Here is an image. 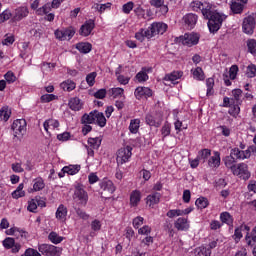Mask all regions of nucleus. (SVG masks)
Returning a JSON list of instances; mask_svg holds the SVG:
<instances>
[{"mask_svg":"<svg viewBox=\"0 0 256 256\" xmlns=\"http://www.w3.org/2000/svg\"><path fill=\"white\" fill-rule=\"evenodd\" d=\"M197 19H199L198 16L193 13H188L183 17V21L189 29H193L197 25Z\"/></svg>","mask_w":256,"mask_h":256,"instance_id":"nucleus-21","label":"nucleus"},{"mask_svg":"<svg viewBox=\"0 0 256 256\" xmlns=\"http://www.w3.org/2000/svg\"><path fill=\"white\" fill-rule=\"evenodd\" d=\"M48 239L54 245H59V243H61L63 241V236H59V234H57V232L52 231L49 233Z\"/></svg>","mask_w":256,"mask_h":256,"instance_id":"nucleus-49","label":"nucleus"},{"mask_svg":"<svg viewBox=\"0 0 256 256\" xmlns=\"http://www.w3.org/2000/svg\"><path fill=\"white\" fill-rule=\"evenodd\" d=\"M38 251L45 256H59V250L51 244H41L38 246Z\"/></svg>","mask_w":256,"mask_h":256,"instance_id":"nucleus-14","label":"nucleus"},{"mask_svg":"<svg viewBox=\"0 0 256 256\" xmlns=\"http://www.w3.org/2000/svg\"><path fill=\"white\" fill-rule=\"evenodd\" d=\"M230 9L234 15H241L243 9H245V5L241 3V0H231Z\"/></svg>","mask_w":256,"mask_h":256,"instance_id":"nucleus-23","label":"nucleus"},{"mask_svg":"<svg viewBox=\"0 0 256 256\" xmlns=\"http://www.w3.org/2000/svg\"><path fill=\"white\" fill-rule=\"evenodd\" d=\"M95 99H105L107 97V89L102 88L94 93Z\"/></svg>","mask_w":256,"mask_h":256,"instance_id":"nucleus-63","label":"nucleus"},{"mask_svg":"<svg viewBox=\"0 0 256 256\" xmlns=\"http://www.w3.org/2000/svg\"><path fill=\"white\" fill-rule=\"evenodd\" d=\"M3 246L5 249H13V247H15V239L11 237L4 239Z\"/></svg>","mask_w":256,"mask_h":256,"instance_id":"nucleus-60","label":"nucleus"},{"mask_svg":"<svg viewBox=\"0 0 256 256\" xmlns=\"http://www.w3.org/2000/svg\"><path fill=\"white\" fill-rule=\"evenodd\" d=\"M160 133L162 135V141H165V138L171 135V123L165 122L160 130Z\"/></svg>","mask_w":256,"mask_h":256,"instance_id":"nucleus-48","label":"nucleus"},{"mask_svg":"<svg viewBox=\"0 0 256 256\" xmlns=\"http://www.w3.org/2000/svg\"><path fill=\"white\" fill-rule=\"evenodd\" d=\"M11 129L14 131V137H17V135H24L25 131H27V121L25 119H16L14 120Z\"/></svg>","mask_w":256,"mask_h":256,"instance_id":"nucleus-12","label":"nucleus"},{"mask_svg":"<svg viewBox=\"0 0 256 256\" xmlns=\"http://www.w3.org/2000/svg\"><path fill=\"white\" fill-rule=\"evenodd\" d=\"M95 29V21L90 19L87 20L80 28V35L82 37H89L92 31Z\"/></svg>","mask_w":256,"mask_h":256,"instance_id":"nucleus-15","label":"nucleus"},{"mask_svg":"<svg viewBox=\"0 0 256 256\" xmlns=\"http://www.w3.org/2000/svg\"><path fill=\"white\" fill-rule=\"evenodd\" d=\"M183 77V71H173L172 73L170 74H167L165 77H164V80L165 81H171V83H177L175 81H177L178 79H181Z\"/></svg>","mask_w":256,"mask_h":256,"instance_id":"nucleus-33","label":"nucleus"},{"mask_svg":"<svg viewBox=\"0 0 256 256\" xmlns=\"http://www.w3.org/2000/svg\"><path fill=\"white\" fill-rule=\"evenodd\" d=\"M56 99H59V96L55 94H44L40 97L41 103H51V101H56Z\"/></svg>","mask_w":256,"mask_h":256,"instance_id":"nucleus-51","label":"nucleus"},{"mask_svg":"<svg viewBox=\"0 0 256 256\" xmlns=\"http://www.w3.org/2000/svg\"><path fill=\"white\" fill-rule=\"evenodd\" d=\"M94 123L98 125V127H105V125H107V118H105V114L95 110Z\"/></svg>","mask_w":256,"mask_h":256,"instance_id":"nucleus-28","label":"nucleus"},{"mask_svg":"<svg viewBox=\"0 0 256 256\" xmlns=\"http://www.w3.org/2000/svg\"><path fill=\"white\" fill-rule=\"evenodd\" d=\"M161 201V193L154 192L146 197V204L149 205V207H155V205H159Z\"/></svg>","mask_w":256,"mask_h":256,"instance_id":"nucleus-20","label":"nucleus"},{"mask_svg":"<svg viewBox=\"0 0 256 256\" xmlns=\"http://www.w3.org/2000/svg\"><path fill=\"white\" fill-rule=\"evenodd\" d=\"M256 27V13H252L243 19L242 31L246 35H253Z\"/></svg>","mask_w":256,"mask_h":256,"instance_id":"nucleus-4","label":"nucleus"},{"mask_svg":"<svg viewBox=\"0 0 256 256\" xmlns=\"http://www.w3.org/2000/svg\"><path fill=\"white\" fill-rule=\"evenodd\" d=\"M68 106L71 111H81L83 109V104H81V99L78 97L70 98Z\"/></svg>","mask_w":256,"mask_h":256,"instance_id":"nucleus-29","label":"nucleus"},{"mask_svg":"<svg viewBox=\"0 0 256 256\" xmlns=\"http://www.w3.org/2000/svg\"><path fill=\"white\" fill-rule=\"evenodd\" d=\"M149 73H153L152 67H142L141 71L135 76L136 81H138V83H145L146 81H149Z\"/></svg>","mask_w":256,"mask_h":256,"instance_id":"nucleus-16","label":"nucleus"},{"mask_svg":"<svg viewBox=\"0 0 256 256\" xmlns=\"http://www.w3.org/2000/svg\"><path fill=\"white\" fill-rule=\"evenodd\" d=\"M99 187L101 189L100 195L104 199H109L113 195V193H115L116 190L113 181L107 178H104L99 182Z\"/></svg>","mask_w":256,"mask_h":256,"instance_id":"nucleus-3","label":"nucleus"},{"mask_svg":"<svg viewBox=\"0 0 256 256\" xmlns=\"http://www.w3.org/2000/svg\"><path fill=\"white\" fill-rule=\"evenodd\" d=\"M108 95L110 97H113V99H125V89L121 88V87H117V88H110L108 90Z\"/></svg>","mask_w":256,"mask_h":256,"instance_id":"nucleus-27","label":"nucleus"},{"mask_svg":"<svg viewBox=\"0 0 256 256\" xmlns=\"http://www.w3.org/2000/svg\"><path fill=\"white\" fill-rule=\"evenodd\" d=\"M194 254L196 256H211V249L202 245L194 249Z\"/></svg>","mask_w":256,"mask_h":256,"instance_id":"nucleus-44","label":"nucleus"},{"mask_svg":"<svg viewBox=\"0 0 256 256\" xmlns=\"http://www.w3.org/2000/svg\"><path fill=\"white\" fill-rule=\"evenodd\" d=\"M29 15V9L25 6L19 7L15 9L13 19L14 21H21L25 19Z\"/></svg>","mask_w":256,"mask_h":256,"instance_id":"nucleus-22","label":"nucleus"},{"mask_svg":"<svg viewBox=\"0 0 256 256\" xmlns=\"http://www.w3.org/2000/svg\"><path fill=\"white\" fill-rule=\"evenodd\" d=\"M220 221L222 222V224L225 223L230 227L233 226V216H231V213L229 212H222L220 214Z\"/></svg>","mask_w":256,"mask_h":256,"instance_id":"nucleus-43","label":"nucleus"},{"mask_svg":"<svg viewBox=\"0 0 256 256\" xmlns=\"http://www.w3.org/2000/svg\"><path fill=\"white\" fill-rule=\"evenodd\" d=\"M45 189V180L41 177H37L33 180V188L32 191L37 193V191H43Z\"/></svg>","mask_w":256,"mask_h":256,"instance_id":"nucleus-35","label":"nucleus"},{"mask_svg":"<svg viewBox=\"0 0 256 256\" xmlns=\"http://www.w3.org/2000/svg\"><path fill=\"white\" fill-rule=\"evenodd\" d=\"M243 90L237 88L232 90V97L230 98V103H236L238 105H243Z\"/></svg>","mask_w":256,"mask_h":256,"instance_id":"nucleus-24","label":"nucleus"},{"mask_svg":"<svg viewBox=\"0 0 256 256\" xmlns=\"http://www.w3.org/2000/svg\"><path fill=\"white\" fill-rule=\"evenodd\" d=\"M206 96L207 97H212V95H215V79L213 78H207L206 79Z\"/></svg>","mask_w":256,"mask_h":256,"instance_id":"nucleus-38","label":"nucleus"},{"mask_svg":"<svg viewBox=\"0 0 256 256\" xmlns=\"http://www.w3.org/2000/svg\"><path fill=\"white\" fill-rule=\"evenodd\" d=\"M230 155L235 158L236 161H242L243 160V150H240L239 148H233L230 150Z\"/></svg>","mask_w":256,"mask_h":256,"instance_id":"nucleus-50","label":"nucleus"},{"mask_svg":"<svg viewBox=\"0 0 256 256\" xmlns=\"http://www.w3.org/2000/svg\"><path fill=\"white\" fill-rule=\"evenodd\" d=\"M133 7H134L133 2H127L126 4H124V5L122 6V11H123V13H125L126 15H129V13H131V11H133Z\"/></svg>","mask_w":256,"mask_h":256,"instance_id":"nucleus-64","label":"nucleus"},{"mask_svg":"<svg viewBox=\"0 0 256 256\" xmlns=\"http://www.w3.org/2000/svg\"><path fill=\"white\" fill-rule=\"evenodd\" d=\"M0 119L4 123H7L11 119V109H9V106H3L0 109Z\"/></svg>","mask_w":256,"mask_h":256,"instance_id":"nucleus-40","label":"nucleus"},{"mask_svg":"<svg viewBox=\"0 0 256 256\" xmlns=\"http://www.w3.org/2000/svg\"><path fill=\"white\" fill-rule=\"evenodd\" d=\"M81 123L89 125L95 124V110L91 111L89 114L85 113L81 118Z\"/></svg>","mask_w":256,"mask_h":256,"instance_id":"nucleus-39","label":"nucleus"},{"mask_svg":"<svg viewBox=\"0 0 256 256\" xmlns=\"http://www.w3.org/2000/svg\"><path fill=\"white\" fill-rule=\"evenodd\" d=\"M4 78L6 80V82H8L9 84L11 83H15V81H17V76H15V73L8 71L5 75Z\"/></svg>","mask_w":256,"mask_h":256,"instance_id":"nucleus-61","label":"nucleus"},{"mask_svg":"<svg viewBox=\"0 0 256 256\" xmlns=\"http://www.w3.org/2000/svg\"><path fill=\"white\" fill-rule=\"evenodd\" d=\"M204 19H208V29L210 33H217L223 25V21H225V15L217 11H213L212 9L208 10V15H204Z\"/></svg>","mask_w":256,"mask_h":256,"instance_id":"nucleus-1","label":"nucleus"},{"mask_svg":"<svg viewBox=\"0 0 256 256\" xmlns=\"http://www.w3.org/2000/svg\"><path fill=\"white\" fill-rule=\"evenodd\" d=\"M237 73H239V66L232 65L229 69V79L235 81L237 79Z\"/></svg>","mask_w":256,"mask_h":256,"instance_id":"nucleus-56","label":"nucleus"},{"mask_svg":"<svg viewBox=\"0 0 256 256\" xmlns=\"http://www.w3.org/2000/svg\"><path fill=\"white\" fill-rule=\"evenodd\" d=\"M224 165L225 167H227V169H230L231 173L235 170V168L237 167V165L235 163H237V160H235V158L230 154L228 156H226L224 159Z\"/></svg>","mask_w":256,"mask_h":256,"instance_id":"nucleus-30","label":"nucleus"},{"mask_svg":"<svg viewBox=\"0 0 256 256\" xmlns=\"http://www.w3.org/2000/svg\"><path fill=\"white\" fill-rule=\"evenodd\" d=\"M134 95L138 101L149 99V97H153V90L149 87L139 86L135 89Z\"/></svg>","mask_w":256,"mask_h":256,"instance_id":"nucleus-13","label":"nucleus"},{"mask_svg":"<svg viewBox=\"0 0 256 256\" xmlns=\"http://www.w3.org/2000/svg\"><path fill=\"white\" fill-rule=\"evenodd\" d=\"M246 76L250 79H253V77H256V66L255 64H250L246 68Z\"/></svg>","mask_w":256,"mask_h":256,"instance_id":"nucleus-54","label":"nucleus"},{"mask_svg":"<svg viewBox=\"0 0 256 256\" xmlns=\"http://www.w3.org/2000/svg\"><path fill=\"white\" fill-rule=\"evenodd\" d=\"M174 129H175L176 133L179 134V133H181V131L187 130L188 125L183 124V121L179 120V117H176L175 121H174Z\"/></svg>","mask_w":256,"mask_h":256,"instance_id":"nucleus-47","label":"nucleus"},{"mask_svg":"<svg viewBox=\"0 0 256 256\" xmlns=\"http://www.w3.org/2000/svg\"><path fill=\"white\" fill-rule=\"evenodd\" d=\"M197 157L200 161L205 163V161H207L209 157H211V149L209 148L201 149L200 151H198Z\"/></svg>","mask_w":256,"mask_h":256,"instance_id":"nucleus-42","label":"nucleus"},{"mask_svg":"<svg viewBox=\"0 0 256 256\" xmlns=\"http://www.w3.org/2000/svg\"><path fill=\"white\" fill-rule=\"evenodd\" d=\"M146 125H149L150 127H161V120L155 118V116L151 114H147L145 117Z\"/></svg>","mask_w":256,"mask_h":256,"instance_id":"nucleus-36","label":"nucleus"},{"mask_svg":"<svg viewBox=\"0 0 256 256\" xmlns=\"http://www.w3.org/2000/svg\"><path fill=\"white\" fill-rule=\"evenodd\" d=\"M190 7L192 8V11H201L203 17L204 15H209V9H212L211 4L207 2H201L199 0L191 2Z\"/></svg>","mask_w":256,"mask_h":256,"instance_id":"nucleus-11","label":"nucleus"},{"mask_svg":"<svg viewBox=\"0 0 256 256\" xmlns=\"http://www.w3.org/2000/svg\"><path fill=\"white\" fill-rule=\"evenodd\" d=\"M95 79H97V72H91L86 76V83L89 87L95 85Z\"/></svg>","mask_w":256,"mask_h":256,"instance_id":"nucleus-55","label":"nucleus"},{"mask_svg":"<svg viewBox=\"0 0 256 256\" xmlns=\"http://www.w3.org/2000/svg\"><path fill=\"white\" fill-rule=\"evenodd\" d=\"M61 89H63V91H67L68 93H71V91H74L75 87H77V84L71 80H65L60 84Z\"/></svg>","mask_w":256,"mask_h":256,"instance_id":"nucleus-32","label":"nucleus"},{"mask_svg":"<svg viewBox=\"0 0 256 256\" xmlns=\"http://www.w3.org/2000/svg\"><path fill=\"white\" fill-rule=\"evenodd\" d=\"M67 213H69V210H67L66 206L60 204L56 210L55 217L58 221L64 223V221H67Z\"/></svg>","mask_w":256,"mask_h":256,"instance_id":"nucleus-19","label":"nucleus"},{"mask_svg":"<svg viewBox=\"0 0 256 256\" xmlns=\"http://www.w3.org/2000/svg\"><path fill=\"white\" fill-rule=\"evenodd\" d=\"M174 227L177 231H189V219L180 217L174 222Z\"/></svg>","mask_w":256,"mask_h":256,"instance_id":"nucleus-18","label":"nucleus"},{"mask_svg":"<svg viewBox=\"0 0 256 256\" xmlns=\"http://www.w3.org/2000/svg\"><path fill=\"white\" fill-rule=\"evenodd\" d=\"M140 127H141V120L139 118L132 119L130 121L129 131L133 135H137V133H139V128Z\"/></svg>","mask_w":256,"mask_h":256,"instance_id":"nucleus-37","label":"nucleus"},{"mask_svg":"<svg viewBox=\"0 0 256 256\" xmlns=\"http://www.w3.org/2000/svg\"><path fill=\"white\" fill-rule=\"evenodd\" d=\"M132 151H133V147L131 146L120 148L117 152V158H116L118 165L129 163V159H131L133 155Z\"/></svg>","mask_w":256,"mask_h":256,"instance_id":"nucleus-6","label":"nucleus"},{"mask_svg":"<svg viewBox=\"0 0 256 256\" xmlns=\"http://www.w3.org/2000/svg\"><path fill=\"white\" fill-rule=\"evenodd\" d=\"M233 175H236V177H239L240 179H243V181H247L251 177V172H249V166L245 163H239L234 168Z\"/></svg>","mask_w":256,"mask_h":256,"instance_id":"nucleus-7","label":"nucleus"},{"mask_svg":"<svg viewBox=\"0 0 256 256\" xmlns=\"http://www.w3.org/2000/svg\"><path fill=\"white\" fill-rule=\"evenodd\" d=\"M141 191L133 190L130 193V207H139V203H141Z\"/></svg>","mask_w":256,"mask_h":256,"instance_id":"nucleus-25","label":"nucleus"},{"mask_svg":"<svg viewBox=\"0 0 256 256\" xmlns=\"http://www.w3.org/2000/svg\"><path fill=\"white\" fill-rule=\"evenodd\" d=\"M62 171H64V173H67V175H77V173L81 171V165L75 164L64 166L62 168Z\"/></svg>","mask_w":256,"mask_h":256,"instance_id":"nucleus-31","label":"nucleus"},{"mask_svg":"<svg viewBox=\"0 0 256 256\" xmlns=\"http://www.w3.org/2000/svg\"><path fill=\"white\" fill-rule=\"evenodd\" d=\"M102 225L103 224L100 222L99 219H95L91 222L90 227H91L92 231L97 232L101 229Z\"/></svg>","mask_w":256,"mask_h":256,"instance_id":"nucleus-62","label":"nucleus"},{"mask_svg":"<svg viewBox=\"0 0 256 256\" xmlns=\"http://www.w3.org/2000/svg\"><path fill=\"white\" fill-rule=\"evenodd\" d=\"M247 47L249 53L252 55H256V40L255 39H250L247 41Z\"/></svg>","mask_w":256,"mask_h":256,"instance_id":"nucleus-58","label":"nucleus"},{"mask_svg":"<svg viewBox=\"0 0 256 256\" xmlns=\"http://www.w3.org/2000/svg\"><path fill=\"white\" fill-rule=\"evenodd\" d=\"M17 233L21 237H24L25 239H27V237H28L27 231H25L21 228H18V227H12V228L6 230V235H17Z\"/></svg>","mask_w":256,"mask_h":256,"instance_id":"nucleus-41","label":"nucleus"},{"mask_svg":"<svg viewBox=\"0 0 256 256\" xmlns=\"http://www.w3.org/2000/svg\"><path fill=\"white\" fill-rule=\"evenodd\" d=\"M44 131L49 133V127H53V129H57L59 127V121L55 119H48L43 123Z\"/></svg>","mask_w":256,"mask_h":256,"instance_id":"nucleus-45","label":"nucleus"},{"mask_svg":"<svg viewBox=\"0 0 256 256\" xmlns=\"http://www.w3.org/2000/svg\"><path fill=\"white\" fill-rule=\"evenodd\" d=\"M179 42L186 47H193L199 43V34L197 33H186L184 36L179 37Z\"/></svg>","mask_w":256,"mask_h":256,"instance_id":"nucleus-8","label":"nucleus"},{"mask_svg":"<svg viewBox=\"0 0 256 256\" xmlns=\"http://www.w3.org/2000/svg\"><path fill=\"white\" fill-rule=\"evenodd\" d=\"M195 205H196V207H198L201 210L207 209V207H209V199H207L206 197L201 196V197L196 199Z\"/></svg>","mask_w":256,"mask_h":256,"instance_id":"nucleus-46","label":"nucleus"},{"mask_svg":"<svg viewBox=\"0 0 256 256\" xmlns=\"http://www.w3.org/2000/svg\"><path fill=\"white\" fill-rule=\"evenodd\" d=\"M208 167L211 169H219L221 167V153L214 151L213 156L208 159Z\"/></svg>","mask_w":256,"mask_h":256,"instance_id":"nucleus-17","label":"nucleus"},{"mask_svg":"<svg viewBox=\"0 0 256 256\" xmlns=\"http://www.w3.org/2000/svg\"><path fill=\"white\" fill-rule=\"evenodd\" d=\"M101 141L102 140L99 137L89 138L88 145H90L92 149H99L101 147Z\"/></svg>","mask_w":256,"mask_h":256,"instance_id":"nucleus-53","label":"nucleus"},{"mask_svg":"<svg viewBox=\"0 0 256 256\" xmlns=\"http://www.w3.org/2000/svg\"><path fill=\"white\" fill-rule=\"evenodd\" d=\"M194 79H197V81H205V73H203V68L197 67L193 71Z\"/></svg>","mask_w":256,"mask_h":256,"instance_id":"nucleus-52","label":"nucleus"},{"mask_svg":"<svg viewBox=\"0 0 256 256\" xmlns=\"http://www.w3.org/2000/svg\"><path fill=\"white\" fill-rule=\"evenodd\" d=\"M73 199L79 205H87L89 202V193L85 191V186L83 184H77L74 188Z\"/></svg>","mask_w":256,"mask_h":256,"instance_id":"nucleus-2","label":"nucleus"},{"mask_svg":"<svg viewBox=\"0 0 256 256\" xmlns=\"http://www.w3.org/2000/svg\"><path fill=\"white\" fill-rule=\"evenodd\" d=\"M222 107L229 108L228 113L231 117H234V119H237L239 113H241V104L231 102V98L227 96L223 98Z\"/></svg>","mask_w":256,"mask_h":256,"instance_id":"nucleus-5","label":"nucleus"},{"mask_svg":"<svg viewBox=\"0 0 256 256\" xmlns=\"http://www.w3.org/2000/svg\"><path fill=\"white\" fill-rule=\"evenodd\" d=\"M135 39L140 41V43H143L145 39H151V35L149 34L148 29L141 28L138 32H136Z\"/></svg>","mask_w":256,"mask_h":256,"instance_id":"nucleus-34","label":"nucleus"},{"mask_svg":"<svg viewBox=\"0 0 256 256\" xmlns=\"http://www.w3.org/2000/svg\"><path fill=\"white\" fill-rule=\"evenodd\" d=\"M167 27V24L163 22H154L147 29L149 31V35L153 38L155 35H163L167 31Z\"/></svg>","mask_w":256,"mask_h":256,"instance_id":"nucleus-10","label":"nucleus"},{"mask_svg":"<svg viewBox=\"0 0 256 256\" xmlns=\"http://www.w3.org/2000/svg\"><path fill=\"white\" fill-rule=\"evenodd\" d=\"M27 210L30 213H37V200L36 199H31L30 201H28Z\"/></svg>","mask_w":256,"mask_h":256,"instance_id":"nucleus-59","label":"nucleus"},{"mask_svg":"<svg viewBox=\"0 0 256 256\" xmlns=\"http://www.w3.org/2000/svg\"><path fill=\"white\" fill-rule=\"evenodd\" d=\"M76 49L79 51V53L87 55V53H91L93 50V45L89 42H79L76 44Z\"/></svg>","mask_w":256,"mask_h":256,"instance_id":"nucleus-26","label":"nucleus"},{"mask_svg":"<svg viewBox=\"0 0 256 256\" xmlns=\"http://www.w3.org/2000/svg\"><path fill=\"white\" fill-rule=\"evenodd\" d=\"M243 230L240 227L235 228L234 235L232 236L235 243H239L243 239Z\"/></svg>","mask_w":256,"mask_h":256,"instance_id":"nucleus-57","label":"nucleus"},{"mask_svg":"<svg viewBox=\"0 0 256 256\" xmlns=\"http://www.w3.org/2000/svg\"><path fill=\"white\" fill-rule=\"evenodd\" d=\"M54 35L56 39H58L59 41H71V39L75 37V29L73 28H65L62 30L57 29L54 32Z\"/></svg>","mask_w":256,"mask_h":256,"instance_id":"nucleus-9","label":"nucleus"}]
</instances>
